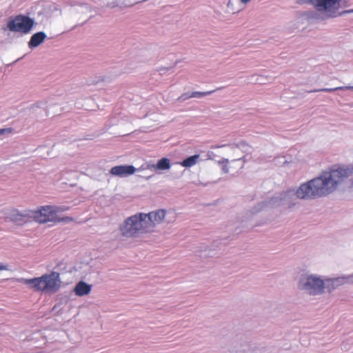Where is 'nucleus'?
<instances>
[{
	"mask_svg": "<svg viewBox=\"0 0 353 353\" xmlns=\"http://www.w3.org/2000/svg\"><path fill=\"white\" fill-rule=\"evenodd\" d=\"M353 172L350 168L332 169L323 172L321 176L302 184L296 192L299 199H312L325 196L336 190L337 185Z\"/></svg>",
	"mask_w": 353,
	"mask_h": 353,
	"instance_id": "1",
	"label": "nucleus"
},
{
	"mask_svg": "<svg viewBox=\"0 0 353 353\" xmlns=\"http://www.w3.org/2000/svg\"><path fill=\"white\" fill-rule=\"evenodd\" d=\"M165 212L163 210L149 213L139 212L128 217L119 226L123 236L136 238L154 232L157 225L163 222Z\"/></svg>",
	"mask_w": 353,
	"mask_h": 353,
	"instance_id": "2",
	"label": "nucleus"
},
{
	"mask_svg": "<svg viewBox=\"0 0 353 353\" xmlns=\"http://www.w3.org/2000/svg\"><path fill=\"white\" fill-rule=\"evenodd\" d=\"M17 281L28 285L34 292L46 294L57 292L60 289L61 284L60 274L54 271L32 279L19 278Z\"/></svg>",
	"mask_w": 353,
	"mask_h": 353,
	"instance_id": "3",
	"label": "nucleus"
},
{
	"mask_svg": "<svg viewBox=\"0 0 353 353\" xmlns=\"http://www.w3.org/2000/svg\"><path fill=\"white\" fill-rule=\"evenodd\" d=\"M63 210H65V209L61 207L44 205L41 206L37 210H32V218L36 222L39 223H46L48 222L59 223L62 221H71L72 219L70 217H59L58 213Z\"/></svg>",
	"mask_w": 353,
	"mask_h": 353,
	"instance_id": "4",
	"label": "nucleus"
},
{
	"mask_svg": "<svg viewBox=\"0 0 353 353\" xmlns=\"http://www.w3.org/2000/svg\"><path fill=\"white\" fill-rule=\"evenodd\" d=\"M303 3H310L319 8V10H323L326 12L327 17H336L345 13L353 12V9L345 10L338 14L339 9V2L341 0H301Z\"/></svg>",
	"mask_w": 353,
	"mask_h": 353,
	"instance_id": "5",
	"label": "nucleus"
},
{
	"mask_svg": "<svg viewBox=\"0 0 353 353\" xmlns=\"http://www.w3.org/2000/svg\"><path fill=\"white\" fill-rule=\"evenodd\" d=\"M34 23V20L29 17L19 14L10 19L7 23L6 28L3 30L8 29L11 32L28 34L32 30Z\"/></svg>",
	"mask_w": 353,
	"mask_h": 353,
	"instance_id": "6",
	"label": "nucleus"
},
{
	"mask_svg": "<svg viewBox=\"0 0 353 353\" xmlns=\"http://www.w3.org/2000/svg\"><path fill=\"white\" fill-rule=\"evenodd\" d=\"M299 285L301 288L312 295L322 293L325 288L323 281L314 275L302 277L300 280Z\"/></svg>",
	"mask_w": 353,
	"mask_h": 353,
	"instance_id": "7",
	"label": "nucleus"
},
{
	"mask_svg": "<svg viewBox=\"0 0 353 353\" xmlns=\"http://www.w3.org/2000/svg\"><path fill=\"white\" fill-rule=\"evenodd\" d=\"M32 218V210H26L24 213L20 212L18 210L13 209L9 212L7 219L14 223L22 225Z\"/></svg>",
	"mask_w": 353,
	"mask_h": 353,
	"instance_id": "8",
	"label": "nucleus"
},
{
	"mask_svg": "<svg viewBox=\"0 0 353 353\" xmlns=\"http://www.w3.org/2000/svg\"><path fill=\"white\" fill-rule=\"evenodd\" d=\"M135 171L136 168L133 165H124L112 167L110 170V173L113 176L125 177L133 174Z\"/></svg>",
	"mask_w": 353,
	"mask_h": 353,
	"instance_id": "9",
	"label": "nucleus"
},
{
	"mask_svg": "<svg viewBox=\"0 0 353 353\" xmlns=\"http://www.w3.org/2000/svg\"><path fill=\"white\" fill-rule=\"evenodd\" d=\"M46 38V34L43 32H39L34 34L29 42L28 47L30 48H34L39 46L41 43H42Z\"/></svg>",
	"mask_w": 353,
	"mask_h": 353,
	"instance_id": "10",
	"label": "nucleus"
},
{
	"mask_svg": "<svg viewBox=\"0 0 353 353\" xmlns=\"http://www.w3.org/2000/svg\"><path fill=\"white\" fill-rule=\"evenodd\" d=\"M92 286L84 281H79L75 286L74 292L76 295L82 296L88 294L91 291Z\"/></svg>",
	"mask_w": 353,
	"mask_h": 353,
	"instance_id": "11",
	"label": "nucleus"
},
{
	"mask_svg": "<svg viewBox=\"0 0 353 353\" xmlns=\"http://www.w3.org/2000/svg\"><path fill=\"white\" fill-rule=\"evenodd\" d=\"M199 159V154H194L193 156L189 157L185 159L181 163V165L185 168H190L194 165L198 159Z\"/></svg>",
	"mask_w": 353,
	"mask_h": 353,
	"instance_id": "12",
	"label": "nucleus"
},
{
	"mask_svg": "<svg viewBox=\"0 0 353 353\" xmlns=\"http://www.w3.org/2000/svg\"><path fill=\"white\" fill-rule=\"evenodd\" d=\"M152 167L158 170H168L170 168V160L167 158L161 159L157 165H152Z\"/></svg>",
	"mask_w": 353,
	"mask_h": 353,
	"instance_id": "13",
	"label": "nucleus"
},
{
	"mask_svg": "<svg viewBox=\"0 0 353 353\" xmlns=\"http://www.w3.org/2000/svg\"><path fill=\"white\" fill-rule=\"evenodd\" d=\"M214 90L208 91V92H193L190 97H202L214 92Z\"/></svg>",
	"mask_w": 353,
	"mask_h": 353,
	"instance_id": "14",
	"label": "nucleus"
},
{
	"mask_svg": "<svg viewBox=\"0 0 353 353\" xmlns=\"http://www.w3.org/2000/svg\"><path fill=\"white\" fill-rule=\"evenodd\" d=\"M343 88H344L343 87H339V88H322V89L315 90L313 92H333V91H335V90H343Z\"/></svg>",
	"mask_w": 353,
	"mask_h": 353,
	"instance_id": "15",
	"label": "nucleus"
},
{
	"mask_svg": "<svg viewBox=\"0 0 353 353\" xmlns=\"http://www.w3.org/2000/svg\"><path fill=\"white\" fill-rule=\"evenodd\" d=\"M13 130L12 128H1L0 129V134H3L5 133H11L12 132Z\"/></svg>",
	"mask_w": 353,
	"mask_h": 353,
	"instance_id": "16",
	"label": "nucleus"
},
{
	"mask_svg": "<svg viewBox=\"0 0 353 353\" xmlns=\"http://www.w3.org/2000/svg\"><path fill=\"white\" fill-rule=\"evenodd\" d=\"M8 269V265L0 263V270H7Z\"/></svg>",
	"mask_w": 353,
	"mask_h": 353,
	"instance_id": "17",
	"label": "nucleus"
},
{
	"mask_svg": "<svg viewBox=\"0 0 353 353\" xmlns=\"http://www.w3.org/2000/svg\"><path fill=\"white\" fill-rule=\"evenodd\" d=\"M331 282H332V285H339V279L332 280Z\"/></svg>",
	"mask_w": 353,
	"mask_h": 353,
	"instance_id": "18",
	"label": "nucleus"
},
{
	"mask_svg": "<svg viewBox=\"0 0 353 353\" xmlns=\"http://www.w3.org/2000/svg\"><path fill=\"white\" fill-rule=\"evenodd\" d=\"M223 161H225L226 163H228V159H225Z\"/></svg>",
	"mask_w": 353,
	"mask_h": 353,
	"instance_id": "19",
	"label": "nucleus"
},
{
	"mask_svg": "<svg viewBox=\"0 0 353 353\" xmlns=\"http://www.w3.org/2000/svg\"><path fill=\"white\" fill-rule=\"evenodd\" d=\"M223 169H224L225 172H228V170L227 169H225V168H223Z\"/></svg>",
	"mask_w": 353,
	"mask_h": 353,
	"instance_id": "20",
	"label": "nucleus"
}]
</instances>
